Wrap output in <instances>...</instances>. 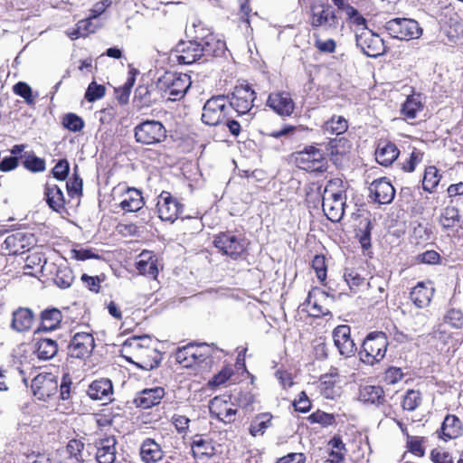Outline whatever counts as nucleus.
Segmentation results:
<instances>
[{
	"label": "nucleus",
	"instance_id": "6e6552de",
	"mask_svg": "<svg viewBox=\"0 0 463 463\" xmlns=\"http://www.w3.org/2000/svg\"><path fill=\"white\" fill-rule=\"evenodd\" d=\"M384 27L392 37L398 40L410 41L418 39L422 34V28L418 22L409 18L392 19Z\"/></svg>",
	"mask_w": 463,
	"mask_h": 463
},
{
	"label": "nucleus",
	"instance_id": "f3484780",
	"mask_svg": "<svg viewBox=\"0 0 463 463\" xmlns=\"http://www.w3.org/2000/svg\"><path fill=\"white\" fill-rule=\"evenodd\" d=\"M202 50L197 41L181 42L175 50L176 61L183 64H192L203 57Z\"/></svg>",
	"mask_w": 463,
	"mask_h": 463
},
{
	"label": "nucleus",
	"instance_id": "b1692460",
	"mask_svg": "<svg viewBox=\"0 0 463 463\" xmlns=\"http://www.w3.org/2000/svg\"><path fill=\"white\" fill-rule=\"evenodd\" d=\"M210 412L220 421L232 423L235 420L236 410L232 408L228 402L220 397H215L210 402Z\"/></svg>",
	"mask_w": 463,
	"mask_h": 463
},
{
	"label": "nucleus",
	"instance_id": "423d86ee",
	"mask_svg": "<svg viewBox=\"0 0 463 463\" xmlns=\"http://www.w3.org/2000/svg\"><path fill=\"white\" fill-rule=\"evenodd\" d=\"M254 91L248 85L236 86L231 97L228 96L230 109H232L239 117L247 116L242 124L248 125L251 119L250 111L255 99Z\"/></svg>",
	"mask_w": 463,
	"mask_h": 463
},
{
	"label": "nucleus",
	"instance_id": "20e7f679",
	"mask_svg": "<svg viewBox=\"0 0 463 463\" xmlns=\"http://www.w3.org/2000/svg\"><path fill=\"white\" fill-rule=\"evenodd\" d=\"M228 97L218 95L209 99L203 108L202 121L208 126H218L223 123L231 110Z\"/></svg>",
	"mask_w": 463,
	"mask_h": 463
},
{
	"label": "nucleus",
	"instance_id": "72a5a7b5",
	"mask_svg": "<svg viewBox=\"0 0 463 463\" xmlns=\"http://www.w3.org/2000/svg\"><path fill=\"white\" fill-rule=\"evenodd\" d=\"M123 196L124 198L120 203V207L126 212H137L144 205L141 193L135 188H128Z\"/></svg>",
	"mask_w": 463,
	"mask_h": 463
},
{
	"label": "nucleus",
	"instance_id": "de8ad7c7",
	"mask_svg": "<svg viewBox=\"0 0 463 463\" xmlns=\"http://www.w3.org/2000/svg\"><path fill=\"white\" fill-rule=\"evenodd\" d=\"M371 230L372 222L368 218H364L360 222V227L357 230L356 236L364 250L371 248Z\"/></svg>",
	"mask_w": 463,
	"mask_h": 463
},
{
	"label": "nucleus",
	"instance_id": "58836bf2",
	"mask_svg": "<svg viewBox=\"0 0 463 463\" xmlns=\"http://www.w3.org/2000/svg\"><path fill=\"white\" fill-rule=\"evenodd\" d=\"M33 316L28 308H19L13 314L12 327L18 332L26 331L31 328Z\"/></svg>",
	"mask_w": 463,
	"mask_h": 463
},
{
	"label": "nucleus",
	"instance_id": "4be33fe9",
	"mask_svg": "<svg viewBox=\"0 0 463 463\" xmlns=\"http://www.w3.org/2000/svg\"><path fill=\"white\" fill-rule=\"evenodd\" d=\"M370 196L380 204H388L392 202L395 189L386 178L374 180L369 186Z\"/></svg>",
	"mask_w": 463,
	"mask_h": 463
},
{
	"label": "nucleus",
	"instance_id": "e2e57ef3",
	"mask_svg": "<svg viewBox=\"0 0 463 463\" xmlns=\"http://www.w3.org/2000/svg\"><path fill=\"white\" fill-rule=\"evenodd\" d=\"M312 267L316 271L317 277L319 280L323 281L326 278V265L324 256L317 255L312 260Z\"/></svg>",
	"mask_w": 463,
	"mask_h": 463
},
{
	"label": "nucleus",
	"instance_id": "774afa93",
	"mask_svg": "<svg viewBox=\"0 0 463 463\" xmlns=\"http://www.w3.org/2000/svg\"><path fill=\"white\" fill-rule=\"evenodd\" d=\"M307 457L301 452H291L279 458L276 463H306Z\"/></svg>",
	"mask_w": 463,
	"mask_h": 463
},
{
	"label": "nucleus",
	"instance_id": "473e14b6",
	"mask_svg": "<svg viewBox=\"0 0 463 463\" xmlns=\"http://www.w3.org/2000/svg\"><path fill=\"white\" fill-rule=\"evenodd\" d=\"M336 378V373L321 376L319 391L326 399H334L340 394V387L337 385Z\"/></svg>",
	"mask_w": 463,
	"mask_h": 463
},
{
	"label": "nucleus",
	"instance_id": "412c9836",
	"mask_svg": "<svg viewBox=\"0 0 463 463\" xmlns=\"http://www.w3.org/2000/svg\"><path fill=\"white\" fill-rule=\"evenodd\" d=\"M4 244L9 254H23L29 250L33 244V236L31 233L16 232L8 235L5 238Z\"/></svg>",
	"mask_w": 463,
	"mask_h": 463
},
{
	"label": "nucleus",
	"instance_id": "5701e85b",
	"mask_svg": "<svg viewBox=\"0 0 463 463\" xmlns=\"http://www.w3.org/2000/svg\"><path fill=\"white\" fill-rule=\"evenodd\" d=\"M327 295L324 291L314 288L308 292L304 306L310 316L319 317L330 313L328 307L325 305Z\"/></svg>",
	"mask_w": 463,
	"mask_h": 463
},
{
	"label": "nucleus",
	"instance_id": "4c0bfd02",
	"mask_svg": "<svg viewBox=\"0 0 463 463\" xmlns=\"http://www.w3.org/2000/svg\"><path fill=\"white\" fill-rule=\"evenodd\" d=\"M58 352V344L51 338H40L35 343V353L41 360H50Z\"/></svg>",
	"mask_w": 463,
	"mask_h": 463
},
{
	"label": "nucleus",
	"instance_id": "4468645a",
	"mask_svg": "<svg viewBox=\"0 0 463 463\" xmlns=\"http://www.w3.org/2000/svg\"><path fill=\"white\" fill-rule=\"evenodd\" d=\"M267 106L281 117L291 116L295 109L291 94L284 90L270 93L267 99Z\"/></svg>",
	"mask_w": 463,
	"mask_h": 463
},
{
	"label": "nucleus",
	"instance_id": "c85d7f7f",
	"mask_svg": "<svg viewBox=\"0 0 463 463\" xmlns=\"http://www.w3.org/2000/svg\"><path fill=\"white\" fill-rule=\"evenodd\" d=\"M139 454L144 463H158L164 458L161 445L150 438H146L142 441Z\"/></svg>",
	"mask_w": 463,
	"mask_h": 463
},
{
	"label": "nucleus",
	"instance_id": "69168bd1",
	"mask_svg": "<svg viewBox=\"0 0 463 463\" xmlns=\"http://www.w3.org/2000/svg\"><path fill=\"white\" fill-rule=\"evenodd\" d=\"M14 92L25 99L28 104H33L34 99L32 95V88L25 82L20 81L14 86Z\"/></svg>",
	"mask_w": 463,
	"mask_h": 463
},
{
	"label": "nucleus",
	"instance_id": "052dcab7",
	"mask_svg": "<svg viewBox=\"0 0 463 463\" xmlns=\"http://www.w3.org/2000/svg\"><path fill=\"white\" fill-rule=\"evenodd\" d=\"M24 167L32 172H43L45 170V161L35 156H29L24 162Z\"/></svg>",
	"mask_w": 463,
	"mask_h": 463
},
{
	"label": "nucleus",
	"instance_id": "49530a36",
	"mask_svg": "<svg viewBox=\"0 0 463 463\" xmlns=\"http://www.w3.org/2000/svg\"><path fill=\"white\" fill-rule=\"evenodd\" d=\"M441 175L439 174V170L430 165L425 169L422 186L425 191L432 192L440 181Z\"/></svg>",
	"mask_w": 463,
	"mask_h": 463
},
{
	"label": "nucleus",
	"instance_id": "5fc2aeb1",
	"mask_svg": "<svg viewBox=\"0 0 463 463\" xmlns=\"http://www.w3.org/2000/svg\"><path fill=\"white\" fill-rule=\"evenodd\" d=\"M63 126L72 132L80 131L84 128V121L76 114L70 113L66 115L62 121Z\"/></svg>",
	"mask_w": 463,
	"mask_h": 463
},
{
	"label": "nucleus",
	"instance_id": "7c9ffc66",
	"mask_svg": "<svg viewBox=\"0 0 463 463\" xmlns=\"http://www.w3.org/2000/svg\"><path fill=\"white\" fill-rule=\"evenodd\" d=\"M400 151L395 144L381 140L375 150V157L377 162L384 166L392 165L399 156Z\"/></svg>",
	"mask_w": 463,
	"mask_h": 463
},
{
	"label": "nucleus",
	"instance_id": "bf43d9fd",
	"mask_svg": "<svg viewBox=\"0 0 463 463\" xmlns=\"http://www.w3.org/2000/svg\"><path fill=\"white\" fill-rule=\"evenodd\" d=\"M234 401L239 406L248 409L254 403L255 397L250 391L244 390L234 395Z\"/></svg>",
	"mask_w": 463,
	"mask_h": 463
},
{
	"label": "nucleus",
	"instance_id": "a18cd8bd",
	"mask_svg": "<svg viewBox=\"0 0 463 463\" xmlns=\"http://www.w3.org/2000/svg\"><path fill=\"white\" fill-rule=\"evenodd\" d=\"M54 283L62 289L68 288L71 286L74 280L73 271L66 265L60 266L57 269Z\"/></svg>",
	"mask_w": 463,
	"mask_h": 463
},
{
	"label": "nucleus",
	"instance_id": "338daca9",
	"mask_svg": "<svg viewBox=\"0 0 463 463\" xmlns=\"http://www.w3.org/2000/svg\"><path fill=\"white\" fill-rule=\"evenodd\" d=\"M433 463H453L452 456L443 449H435L430 453Z\"/></svg>",
	"mask_w": 463,
	"mask_h": 463
},
{
	"label": "nucleus",
	"instance_id": "a878e982",
	"mask_svg": "<svg viewBox=\"0 0 463 463\" xmlns=\"http://www.w3.org/2000/svg\"><path fill=\"white\" fill-rule=\"evenodd\" d=\"M352 145L345 137L334 138L327 145V151L335 165L341 166L351 150Z\"/></svg>",
	"mask_w": 463,
	"mask_h": 463
},
{
	"label": "nucleus",
	"instance_id": "f704fd0d",
	"mask_svg": "<svg viewBox=\"0 0 463 463\" xmlns=\"http://www.w3.org/2000/svg\"><path fill=\"white\" fill-rule=\"evenodd\" d=\"M273 416L269 412L257 414L250 422L249 431L252 437L262 436L272 426Z\"/></svg>",
	"mask_w": 463,
	"mask_h": 463
},
{
	"label": "nucleus",
	"instance_id": "2f4dec72",
	"mask_svg": "<svg viewBox=\"0 0 463 463\" xmlns=\"http://www.w3.org/2000/svg\"><path fill=\"white\" fill-rule=\"evenodd\" d=\"M462 424L458 418L448 415L444 419L440 428V438L444 440L458 438L461 434Z\"/></svg>",
	"mask_w": 463,
	"mask_h": 463
},
{
	"label": "nucleus",
	"instance_id": "cd10ccee",
	"mask_svg": "<svg viewBox=\"0 0 463 463\" xmlns=\"http://www.w3.org/2000/svg\"><path fill=\"white\" fill-rule=\"evenodd\" d=\"M116 439L106 437L96 443V460L98 463H113L116 459Z\"/></svg>",
	"mask_w": 463,
	"mask_h": 463
},
{
	"label": "nucleus",
	"instance_id": "9b49d317",
	"mask_svg": "<svg viewBox=\"0 0 463 463\" xmlns=\"http://www.w3.org/2000/svg\"><path fill=\"white\" fill-rule=\"evenodd\" d=\"M183 207L169 192L163 191L157 197L156 209L162 221L174 222L183 212Z\"/></svg>",
	"mask_w": 463,
	"mask_h": 463
},
{
	"label": "nucleus",
	"instance_id": "8fccbe9b",
	"mask_svg": "<svg viewBox=\"0 0 463 463\" xmlns=\"http://www.w3.org/2000/svg\"><path fill=\"white\" fill-rule=\"evenodd\" d=\"M458 220V210L454 206H448L443 210L439 222L443 228L449 229L455 226Z\"/></svg>",
	"mask_w": 463,
	"mask_h": 463
},
{
	"label": "nucleus",
	"instance_id": "603ef678",
	"mask_svg": "<svg viewBox=\"0 0 463 463\" xmlns=\"http://www.w3.org/2000/svg\"><path fill=\"white\" fill-rule=\"evenodd\" d=\"M345 13L349 23L357 27L355 31L362 27H367L364 17L353 6L346 5L345 7Z\"/></svg>",
	"mask_w": 463,
	"mask_h": 463
},
{
	"label": "nucleus",
	"instance_id": "dca6fc26",
	"mask_svg": "<svg viewBox=\"0 0 463 463\" xmlns=\"http://www.w3.org/2000/svg\"><path fill=\"white\" fill-rule=\"evenodd\" d=\"M95 346L91 334L86 332L76 333L69 345V352L72 357L84 358L89 356Z\"/></svg>",
	"mask_w": 463,
	"mask_h": 463
},
{
	"label": "nucleus",
	"instance_id": "864d4df0",
	"mask_svg": "<svg viewBox=\"0 0 463 463\" xmlns=\"http://www.w3.org/2000/svg\"><path fill=\"white\" fill-rule=\"evenodd\" d=\"M74 168V171H76ZM68 195L71 198L80 197L82 194V179L78 175L76 172L72 175V177L66 183Z\"/></svg>",
	"mask_w": 463,
	"mask_h": 463
},
{
	"label": "nucleus",
	"instance_id": "e433bc0d",
	"mask_svg": "<svg viewBox=\"0 0 463 463\" xmlns=\"http://www.w3.org/2000/svg\"><path fill=\"white\" fill-rule=\"evenodd\" d=\"M359 399L364 403L380 405L384 402L383 390L380 386H363L359 390Z\"/></svg>",
	"mask_w": 463,
	"mask_h": 463
},
{
	"label": "nucleus",
	"instance_id": "ea45409f",
	"mask_svg": "<svg viewBox=\"0 0 463 463\" xmlns=\"http://www.w3.org/2000/svg\"><path fill=\"white\" fill-rule=\"evenodd\" d=\"M203 57L207 60L208 57L218 56L224 50L225 43L217 40L213 34L207 35L205 38L199 42Z\"/></svg>",
	"mask_w": 463,
	"mask_h": 463
},
{
	"label": "nucleus",
	"instance_id": "39448f33",
	"mask_svg": "<svg viewBox=\"0 0 463 463\" xmlns=\"http://www.w3.org/2000/svg\"><path fill=\"white\" fill-rule=\"evenodd\" d=\"M191 86V80L187 74L165 72L157 82L159 90L168 94V99L177 100L182 99Z\"/></svg>",
	"mask_w": 463,
	"mask_h": 463
},
{
	"label": "nucleus",
	"instance_id": "4d7b16f0",
	"mask_svg": "<svg viewBox=\"0 0 463 463\" xmlns=\"http://www.w3.org/2000/svg\"><path fill=\"white\" fill-rule=\"evenodd\" d=\"M233 370L232 367L222 368L217 374H215L212 380L209 381V385L213 387H218L224 384L232 375Z\"/></svg>",
	"mask_w": 463,
	"mask_h": 463
},
{
	"label": "nucleus",
	"instance_id": "a211bd4d",
	"mask_svg": "<svg viewBox=\"0 0 463 463\" xmlns=\"http://www.w3.org/2000/svg\"><path fill=\"white\" fill-rule=\"evenodd\" d=\"M214 246L223 254L233 259L239 257L244 250L242 242L230 232H222L214 239Z\"/></svg>",
	"mask_w": 463,
	"mask_h": 463
},
{
	"label": "nucleus",
	"instance_id": "3c124183",
	"mask_svg": "<svg viewBox=\"0 0 463 463\" xmlns=\"http://www.w3.org/2000/svg\"><path fill=\"white\" fill-rule=\"evenodd\" d=\"M421 403V394L416 390H408L402 400V408L412 411Z\"/></svg>",
	"mask_w": 463,
	"mask_h": 463
},
{
	"label": "nucleus",
	"instance_id": "9d476101",
	"mask_svg": "<svg viewBox=\"0 0 463 463\" xmlns=\"http://www.w3.org/2000/svg\"><path fill=\"white\" fill-rule=\"evenodd\" d=\"M295 162L298 167L308 172H322L325 169L324 153L313 146L296 153Z\"/></svg>",
	"mask_w": 463,
	"mask_h": 463
},
{
	"label": "nucleus",
	"instance_id": "f257e3e1",
	"mask_svg": "<svg viewBox=\"0 0 463 463\" xmlns=\"http://www.w3.org/2000/svg\"><path fill=\"white\" fill-rule=\"evenodd\" d=\"M122 353L128 362L146 371L157 367L162 360L161 353L152 346V339L147 335L127 339Z\"/></svg>",
	"mask_w": 463,
	"mask_h": 463
},
{
	"label": "nucleus",
	"instance_id": "13d9d810",
	"mask_svg": "<svg viewBox=\"0 0 463 463\" xmlns=\"http://www.w3.org/2000/svg\"><path fill=\"white\" fill-rule=\"evenodd\" d=\"M105 95V87L92 81L86 91L85 98L88 101H95L101 99Z\"/></svg>",
	"mask_w": 463,
	"mask_h": 463
},
{
	"label": "nucleus",
	"instance_id": "6e6d98bb",
	"mask_svg": "<svg viewBox=\"0 0 463 463\" xmlns=\"http://www.w3.org/2000/svg\"><path fill=\"white\" fill-rule=\"evenodd\" d=\"M423 439L417 436H410L407 434V448L412 454L422 457L425 454V450L422 447Z\"/></svg>",
	"mask_w": 463,
	"mask_h": 463
},
{
	"label": "nucleus",
	"instance_id": "680f3d73",
	"mask_svg": "<svg viewBox=\"0 0 463 463\" xmlns=\"http://www.w3.org/2000/svg\"><path fill=\"white\" fill-rule=\"evenodd\" d=\"M423 153L417 148H413L410 155V158L402 164V169L406 172L414 171L416 165L422 161Z\"/></svg>",
	"mask_w": 463,
	"mask_h": 463
},
{
	"label": "nucleus",
	"instance_id": "0eeeda50",
	"mask_svg": "<svg viewBox=\"0 0 463 463\" xmlns=\"http://www.w3.org/2000/svg\"><path fill=\"white\" fill-rule=\"evenodd\" d=\"M135 139L142 145H156L166 138L165 126L157 120H145L134 128Z\"/></svg>",
	"mask_w": 463,
	"mask_h": 463
},
{
	"label": "nucleus",
	"instance_id": "0e129e2a",
	"mask_svg": "<svg viewBox=\"0 0 463 463\" xmlns=\"http://www.w3.org/2000/svg\"><path fill=\"white\" fill-rule=\"evenodd\" d=\"M70 171V165L66 159H61L52 168L53 176L60 181H64Z\"/></svg>",
	"mask_w": 463,
	"mask_h": 463
},
{
	"label": "nucleus",
	"instance_id": "09e8293b",
	"mask_svg": "<svg viewBox=\"0 0 463 463\" xmlns=\"http://www.w3.org/2000/svg\"><path fill=\"white\" fill-rule=\"evenodd\" d=\"M213 447L209 441L202 436L196 435L192 442V450L195 457L209 456L212 454Z\"/></svg>",
	"mask_w": 463,
	"mask_h": 463
},
{
	"label": "nucleus",
	"instance_id": "79ce46f5",
	"mask_svg": "<svg viewBox=\"0 0 463 463\" xmlns=\"http://www.w3.org/2000/svg\"><path fill=\"white\" fill-rule=\"evenodd\" d=\"M348 129L347 120L342 116H333L325 122L323 130L325 133L339 136Z\"/></svg>",
	"mask_w": 463,
	"mask_h": 463
},
{
	"label": "nucleus",
	"instance_id": "1a4fd4ad",
	"mask_svg": "<svg viewBox=\"0 0 463 463\" xmlns=\"http://www.w3.org/2000/svg\"><path fill=\"white\" fill-rule=\"evenodd\" d=\"M355 40L356 45L368 57H378L385 52L383 39L367 27L355 31Z\"/></svg>",
	"mask_w": 463,
	"mask_h": 463
},
{
	"label": "nucleus",
	"instance_id": "aec40b11",
	"mask_svg": "<svg viewBox=\"0 0 463 463\" xmlns=\"http://www.w3.org/2000/svg\"><path fill=\"white\" fill-rule=\"evenodd\" d=\"M175 356L176 362L185 368H190L195 364H199L206 358L205 354L202 351V346L192 344L178 348Z\"/></svg>",
	"mask_w": 463,
	"mask_h": 463
},
{
	"label": "nucleus",
	"instance_id": "a19ab883",
	"mask_svg": "<svg viewBox=\"0 0 463 463\" xmlns=\"http://www.w3.org/2000/svg\"><path fill=\"white\" fill-rule=\"evenodd\" d=\"M45 195L49 206L55 212L64 208L65 198L61 189L56 184H48L45 188Z\"/></svg>",
	"mask_w": 463,
	"mask_h": 463
},
{
	"label": "nucleus",
	"instance_id": "2eb2a0df",
	"mask_svg": "<svg viewBox=\"0 0 463 463\" xmlns=\"http://www.w3.org/2000/svg\"><path fill=\"white\" fill-rule=\"evenodd\" d=\"M310 24L313 27H325L326 29H335L338 19L335 10L329 5H314L311 8Z\"/></svg>",
	"mask_w": 463,
	"mask_h": 463
},
{
	"label": "nucleus",
	"instance_id": "c756f323",
	"mask_svg": "<svg viewBox=\"0 0 463 463\" xmlns=\"http://www.w3.org/2000/svg\"><path fill=\"white\" fill-rule=\"evenodd\" d=\"M433 293L431 282H419L411 291L410 298L417 307L423 308L430 305Z\"/></svg>",
	"mask_w": 463,
	"mask_h": 463
},
{
	"label": "nucleus",
	"instance_id": "c9c22d12",
	"mask_svg": "<svg viewBox=\"0 0 463 463\" xmlns=\"http://www.w3.org/2000/svg\"><path fill=\"white\" fill-rule=\"evenodd\" d=\"M136 266L142 275L156 279L158 274L156 260L153 258L151 252L143 251L139 255V260L137 261Z\"/></svg>",
	"mask_w": 463,
	"mask_h": 463
},
{
	"label": "nucleus",
	"instance_id": "7ed1b4c3",
	"mask_svg": "<svg viewBox=\"0 0 463 463\" xmlns=\"http://www.w3.org/2000/svg\"><path fill=\"white\" fill-rule=\"evenodd\" d=\"M388 346L387 336L383 332H372L364 340L359 353L363 363L373 365L385 356Z\"/></svg>",
	"mask_w": 463,
	"mask_h": 463
},
{
	"label": "nucleus",
	"instance_id": "37998d69",
	"mask_svg": "<svg viewBox=\"0 0 463 463\" xmlns=\"http://www.w3.org/2000/svg\"><path fill=\"white\" fill-rule=\"evenodd\" d=\"M422 101L420 94L409 96L402 105V112L408 119H414L417 112L422 109Z\"/></svg>",
	"mask_w": 463,
	"mask_h": 463
},
{
	"label": "nucleus",
	"instance_id": "393cba45",
	"mask_svg": "<svg viewBox=\"0 0 463 463\" xmlns=\"http://www.w3.org/2000/svg\"><path fill=\"white\" fill-rule=\"evenodd\" d=\"M165 393V390L162 387L144 389L137 393L134 403L137 407L149 409L159 404Z\"/></svg>",
	"mask_w": 463,
	"mask_h": 463
},
{
	"label": "nucleus",
	"instance_id": "c03bdc74",
	"mask_svg": "<svg viewBox=\"0 0 463 463\" xmlns=\"http://www.w3.org/2000/svg\"><path fill=\"white\" fill-rule=\"evenodd\" d=\"M62 316L59 309L52 308L42 313V328L44 331L54 330L61 321Z\"/></svg>",
	"mask_w": 463,
	"mask_h": 463
},
{
	"label": "nucleus",
	"instance_id": "bb28decb",
	"mask_svg": "<svg viewBox=\"0 0 463 463\" xmlns=\"http://www.w3.org/2000/svg\"><path fill=\"white\" fill-rule=\"evenodd\" d=\"M88 395L90 399L101 401L103 403L112 401L113 386L111 381L102 378L92 382L89 386Z\"/></svg>",
	"mask_w": 463,
	"mask_h": 463
},
{
	"label": "nucleus",
	"instance_id": "ddd939ff",
	"mask_svg": "<svg viewBox=\"0 0 463 463\" xmlns=\"http://www.w3.org/2000/svg\"><path fill=\"white\" fill-rule=\"evenodd\" d=\"M90 456L81 441L71 439L65 448L58 450L57 460L59 463H83L90 459Z\"/></svg>",
	"mask_w": 463,
	"mask_h": 463
},
{
	"label": "nucleus",
	"instance_id": "f03ea898",
	"mask_svg": "<svg viewBox=\"0 0 463 463\" xmlns=\"http://www.w3.org/2000/svg\"><path fill=\"white\" fill-rule=\"evenodd\" d=\"M342 184L340 179L331 180L325 188L322 208L326 216L331 222H338L344 215L345 196L343 191H335V186Z\"/></svg>",
	"mask_w": 463,
	"mask_h": 463
},
{
	"label": "nucleus",
	"instance_id": "6ab92c4d",
	"mask_svg": "<svg viewBox=\"0 0 463 463\" xmlns=\"http://www.w3.org/2000/svg\"><path fill=\"white\" fill-rule=\"evenodd\" d=\"M351 329L346 325L336 326L333 331L334 344L339 354L345 357L353 355L356 350L355 344L350 336Z\"/></svg>",
	"mask_w": 463,
	"mask_h": 463
},
{
	"label": "nucleus",
	"instance_id": "f8f14e48",
	"mask_svg": "<svg viewBox=\"0 0 463 463\" xmlns=\"http://www.w3.org/2000/svg\"><path fill=\"white\" fill-rule=\"evenodd\" d=\"M31 388L37 399L45 401L56 394L58 391L57 377L51 373H39L33 379Z\"/></svg>",
	"mask_w": 463,
	"mask_h": 463
}]
</instances>
